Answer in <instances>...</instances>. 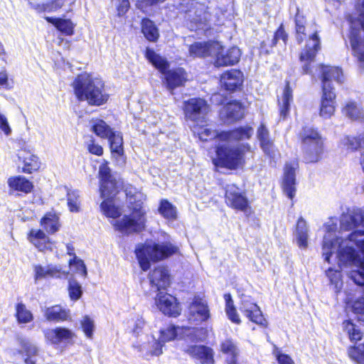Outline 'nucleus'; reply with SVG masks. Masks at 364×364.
Returning <instances> with one entry per match:
<instances>
[{
	"mask_svg": "<svg viewBox=\"0 0 364 364\" xmlns=\"http://www.w3.org/2000/svg\"><path fill=\"white\" fill-rule=\"evenodd\" d=\"M341 228L345 230H356L348 238L342 240L336 235V225L326 224V232L323 237L322 255L330 263L333 253L342 264H349L357 268L351 271L350 277L358 285H364V210L353 209L343 213L341 218ZM360 319L364 321V302H355L353 306Z\"/></svg>",
	"mask_w": 364,
	"mask_h": 364,
	"instance_id": "obj_1",
	"label": "nucleus"
},
{
	"mask_svg": "<svg viewBox=\"0 0 364 364\" xmlns=\"http://www.w3.org/2000/svg\"><path fill=\"white\" fill-rule=\"evenodd\" d=\"M197 134L201 141L216 139L219 141L216 149L217 161L223 167L235 169L245 164V155L252 152L250 145L247 143L233 145L235 142L251 138L253 129L250 127H241L220 134L208 127H201L197 131Z\"/></svg>",
	"mask_w": 364,
	"mask_h": 364,
	"instance_id": "obj_2",
	"label": "nucleus"
},
{
	"mask_svg": "<svg viewBox=\"0 0 364 364\" xmlns=\"http://www.w3.org/2000/svg\"><path fill=\"white\" fill-rule=\"evenodd\" d=\"M126 196L132 213L113 220L112 225L115 230L123 234L141 232L146 227V211L142 206L146 197L132 188L126 190Z\"/></svg>",
	"mask_w": 364,
	"mask_h": 364,
	"instance_id": "obj_3",
	"label": "nucleus"
},
{
	"mask_svg": "<svg viewBox=\"0 0 364 364\" xmlns=\"http://www.w3.org/2000/svg\"><path fill=\"white\" fill-rule=\"evenodd\" d=\"M74 93L80 101H87L90 105L100 106L109 98L100 77L88 73H82L75 79L73 84Z\"/></svg>",
	"mask_w": 364,
	"mask_h": 364,
	"instance_id": "obj_4",
	"label": "nucleus"
},
{
	"mask_svg": "<svg viewBox=\"0 0 364 364\" xmlns=\"http://www.w3.org/2000/svg\"><path fill=\"white\" fill-rule=\"evenodd\" d=\"M322 83V95L321 99L320 116L330 118L335 111L336 94L331 81L342 82L343 73L337 67L320 65L318 68Z\"/></svg>",
	"mask_w": 364,
	"mask_h": 364,
	"instance_id": "obj_5",
	"label": "nucleus"
},
{
	"mask_svg": "<svg viewBox=\"0 0 364 364\" xmlns=\"http://www.w3.org/2000/svg\"><path fill=\"white\" fill-rule=\"evenodd\" d=\"M178 248L171 242L146 243L139 245L135 252L141 268L146 271L150 267V262H157L175 254Z\"/></svg>",
	"mask_w": 364,
	"mask_h": 364,
	"instance_id": "obj_6",
	"label": "nucleus"
},
{
	"mask_svg": "<svg viewBox=\"0 0 364 364\" xmlns=\"http://www.w3.org/2000/svg\"><path fill=\"white\" fill-rule=\"evenodd\" d=\"M146 57L147 59L164 75L166 87L168 90L173 91L175 88L183 85L186 80V74L183 68L166 72L168 68V63L166 59L157 55L153 50L146 49Z\"/></svg>",
	"mask_w": 364,
	"mask_h": 364,
	"instance_id": "obj_7",
	"label": "nucleus"
},
{
	"mask_svg": "<svg viewBox=\"0 0 364 364\" xmlns=\"http://www.w3.org/2000/svg\"><path fill=\"white\" fill-rule=\"evenodd\" d=\"M349 38L354 55L364 63V1L359 17L351 21Z\"/></svg>",
	"mask_w": 364,
	"mask_h": 364,
	"instance_id": "obj_8",
	"label": "nucleus"
},
{
	"mask_svg": "<svg viewBox=\"0 0 364 364\" xmlns=\"http://www.w3.org/2000/svg\"><path fill=\"white\" fill-rule=\"evenodd\" d=\"M225 201L228 206L250 215L251 207L245 192L233 184L228 185L225 191Z\"/></svg>",
	"mask_w": 364,
	"mask_h": 364,
	"instance_id": "obj_9",
	"label": "nucleus"
},
{
	"mask_svg": "<svg viewBox=\"0 0 364 364\" xmlns=\"http://www.w3.org/2000/svg\"><path fill=\"white\" fill-rule=\"evenodd\" d=\"M43 335L47 343L58 346L60 344H73L76 334L71 329L57 326L43 330Z\"/></svg>",
	"mask_w": 364,
	"mask_h": 364,
	"instance_id": "obj_10",
	"label": "nucleus"
},
{
	"mask_svg": "<svg viewBox=\"0 0 364 364\" xmlns=\"http://www.w3.org/2000/svg\"><path fill=\"white\" fill-rule=\"evenodd\" d=\"M133 347L139 355L148 359L149 357L159 356L162 354V344L152 335H146L137 341Z\"/></svg>",
	"mask_w": 364,
	"mask_h": 364,
	"instance_id": "obj_11",
	"label": "nucleus"
},
{
	"mask_svg": "<svg viewBox=\"0 0 364 364\" xmlns=\"http://www.w3.org/2000/svg\"><path fill=\"white\" fill-rule=\"evenodd\" d=\"M190 323L200 325L210 317V309L205 300L195 297L188 307L187 315Z\"/></svg>",
	"mask_w": 364,
	"mask_h": 364,
	"instance_id": "obj_12",
	"label": "nucleus"
},
{
	"mask_svg": "<svg viewBox=\"0 0 364 364\" xmlns=\"http://www.w3.org/2000/svg\"><path fill=\"white\" fill-rule=\"evenodd\" d=\"M320 48V39L317 35V31H314L309 36L306 48L301 53L299 59L304 63L302 66L304 74L310 73L309 64L314 61L316 53Z\"/></svg>",
	"mask_w": 364,
	"mask_h": 364,
	"instance_id": "obj_13",
	"label": "nucleus"
},
{
	"mask_svg": "<svg viewBox=\"0 0 364 364\" xmlns=\"http://www.w3.org/2000/svg\"><path fill=\"white\" fill-rule=\"evenodd\" d=\"M155 304L165 315L176 317L181 313L176 299L168 293L159 292L155 297Z\"/></svg>",
	"mask_w": 364,
	"mask_h": 364,
	"instance_id": "obj_14",
	"label": "nucleus"
},
{
	"mask_svg": "<svg viewBox=\"0 0 364 364\" xmlns=\"http://www.w3.org/2000/svg\"><path fill=\"white\" fill-rule=\"evenodd\" d=\"M240 310L251 321L261 326H267V321L263 318L262 311L250 296H242Z\"/></svg>",
	"mask_w": 364,
	"mask_h": 364,
	"instance_id": "obj_15",
	"label": "nucleus"
},
{
	"mask_svg": "<svg viewBox=\"0 0 364 364\" xmlns=\"http://www.w3.org/2000/svg\"><path fill=\"white\" fill-rule=\"evenodd\" d=\"M208 109L206 102L200 98H192L184 105L186 117L193 122H202Z\"/></svg>",
	"mask_w": 364,
	"mask_h": 364,
	"instance_id": "obj_16",
	"label": "nucleus"
},
{
	"mask_svg": "<svg viewBox=\"0 0 364 364\" xmlns=\"http://www.w3.org/2000/svg\"><path fill=\"white\" fill-rule=\"evenodd\" d=\"M299 164L296 161L286 164L284 168L282 189L287 196L292 199L296 193V171Z\"/></svg>",
	"mask_w": 364,
	"mask_h": 364,
	"instance_id": "obj_17",
	"label": "nucleus"
},
{
	"mask_svg": "<svg viewBox=\"0 0 364 364\" xmlns=\"http://www.w3.org/2000/svg\"><path fill=\"white\" fill-rule=\"evenodd\" d=\"M33 273L35 282L48 278L67 277L68 275V272L63 271L59 266L53 264L47 266L35 264L33 265Z\"/></svg>",
	"mask_w": 364,
	"mask_h": 364,
	"instance_id": "obj_18",
	"label": "nucleus"
},
{
	"mask_svg": "<svg viewBox=\"0 0 364 364\" xmlns=\"http://www.w3.org/2000/svg\"><path fill=\"white\" fill-rule=\"evenodd\" d=\"M28 240L39 251H53L54 242L41 230L31 229L27 235Z\"/></svg>",
	"mask_w": 364,
	"mask_h": 364,
	"instance_id": "obj_19",
	"label": "nucleus"
},
{
	"mask_svg": "<svg viewBox=\"0 0 364 364\" xmlns=\"http://www.w3.org/2000/svg\"><path fill=\"white\" fill-rule=\"evenodd\" d=\"M17 345L20 348H10L11 352L15 355L16 353L21 354L24 359L25 364H36V355L38 353L37 347L24 338H18Z\"/></svg>",
	"mask_w": 364,
	"mask_h": 364,
	"instance_id": "obj_20",
	"label": "nucleus"
},
{
	"mask_svg": "<svg viewBox=\"0 0 364 364\" xmlns=\"http://www.w3.org/2000/svg\"><path fill=\"white\" fill-rule=\"evenodd\" d=\"M240 55L241 53L238 48L232 47L224 52L220 45V48L213 54V57L215 58V65L218 67L232 65L239 61Z\"/></svg>",
	"mask_w": 364,
	"mask_h": 364,
	"instance_id": "obj_21",
	"label": "nucleus"
},
{
	"mask_svg": "<svg viewBox=\"0 0 364 364\" xmlns=\"http://www.w3.org/2000/svg\"><path fill=\"white\" fill-rule=\"evenodd\" d=\"M185 352L193 358L198 360L202 364H214L213 351L205 346H190Z\"/></svg>",
	"mask_w": 364,
	"mask_h": 364,
	"instance_id": "obj_22",
	"label": "nucleus"
},
{
	"mask_svg": "<svg viewBox=\"0 0 364 364\" xmlns=\"http://www.w3.org/2000/svg\"><path fill=\"white\" fill-rule=\"evenodd\" d=\"M257 137L259 141L260 146L264 153L270 159H274L278 154L277 150L275 149L273 141L269 138V134L267 128L261 124L257 132Z\"/></svg>",
	"mask_w": 364,
	"mask_h": 364,
	"instance_id": "obj_23",
	"label": "nucleus"
},
{
	"mask_svg": "<svg viewBox=\"0 0 364 364\" xmlns=\"http://www.w3.org/2000/svg\"><path fill=\"white\" fill-rule=\"evenodd\" d=\"M243 82V74L238 70H230L224 73L220 77L222 87L229 91L240 87Z\"/></svg>",
	"mask_w": 364,
	"mask_h": 364,
	"instance_id": "obj_24",
	"label": "nucleus"
},
{
	"mask_svg": "<svg viewBox=\"0 0 364 364\" xmlns=\"http://www.w3.org/2000/svg\"><path fill=\"white\" fill-rule=\"evenodd\" d=\"M220 48V43L218 42H198L190 46L189 53L193 58L213 56L214 53Z\"/></svg>",
	"mask_w": 364,
	"mask_h": 364,
	"instance_id": "obj_25",
	"label": "nucleus"
},
{
	"mask_svg": "<svg viewBox=\"0 0 364 364\" xmlns=\"http://www.w3.org/2000/svg\"><path fill=\"white\" fill-rule=\"evenodd\" d=\"M150 282L158 290L166 289L170 284V274L168 269L163 266L156 267L149 274Z\"/></svg>",
	"mask_w": 364,
	"mask_h": 364,
	"instance_id": "obj_26",
	"label": "nucleus"
},
{
	"mask_svg": "<svg viewBox=\"0 0 364 364\" xmlns=\"http://www.w3.org/2000/svg\"><path fill=\"white\" fill-rule=\"evenodd\" d=\"M188 331L189 328L188 327L170 325L164 328L161 329L160 336L158 340L163 346L164 344L166 342L171 341L174 339L183 338L184 335Z\"/></svg>",
	"mask_w": 364,
	"mask_h": 364,
	"instance_id": "obj_27",
	"label": "nucleus"
},
{
	"mask_svg": "<svg viewBox=\"0 0 364 364\" xmlns=\"http://www.w3.org/2000/svg\"><path fill=\"white\" fill-rule=\"evenodd\" d=\"M44 316L48 321L63 322L71 320L70 311L59 305L46 308Z\"/></svg>",
	"mask_w": 364,
	"mask_h": 364,
	"instance_id": "obj_28",
	"label": "nucleus"
},
{
	"mask_svg": "<svg viewBox=\"0 0 364 364\" xmlns=\"http://www.w3.org/2000/svg\"><path fill=\"white\" fill-rule=\"evenodd\" d=\"M18 159L23 163L22 171L26 173H31L40 168L38 158L31 152L21 151L18 154Z\"/></svg>",
	"mask_w": 364,
	"mask_h": 364,
	"instance_id": "obj_29",
	"label": "nucleus"
},
{
	"mask_svg": "<svg viewBox=\"0 0 364 364\" xmlns=\"http://www.w3.org/2000/svg\"><path fill=\"white\" fill-rule=\"evenodd\" d=\"M220 114L228 122L239 120L243 117L244 108L238 102H230L223 108Z\"/></svg>",
	"mask_w": 364,
	"mask_h": 364,
	"instance_id": "obj_30",
	"label": "nucleus"
},
{
	"mask_svg": "<svg viewBox=\"0 0 364 364\" xmlns=\"http://www.w3.org/2000/svg\"><path fill=\"white\" fill-rule=\"evenodd\" d=\"M304 159L306 162H316L319 160L323 151L322 140L310 142L309 145L302 146Z\"/></svg>",
	"mask_w": 364,
	"mask_h": 364,
	"instance_id": "obj_31",
	"label": "nucleus"
},
{
	"mask_svg": "<svg viewBox=\"0 0 364 364\" xmlns=\"http://www.w3.org/2000/svg\"><path fill=\"white\" fill-rule=\"evenodd\" d=\"M8 185L10 188L25 193L31 192L33 188V185L30 181L21 176L9 178Z\"/></svg>",
	"mask_w": 364,
	"mask_h": 364,
	"instance_id": "obj_32",
	"label": "nucleus"
},
{
	"mask_svg": "<svg viewBox=\"0 0 364 364\" xmlns=\"http://www.w3.org/2000/svg\"><path fill=\"white\" fill-rule=\"evenodd\" d=\"M295 237L300 248L308 247V228L306 221L302 218L297 221Z\"/></svg>",
	"mask_w": 364,
	"mask_h": 364,
	"instance_id": "obj_33",
	"label": "nucleus"
},
{
	"mask_svg": "<svg viewBox=\"0 0 364 364\" xmlns=\"http://www.w3.org/2000/svg\"><path fill=\"white\" fill-rule=\"evenodd\" d=\"M41 226L50 234H53L59 230V217L55 213H46L41 220Z\"/></svg>",
	"mask_w": 364,
	"mask_h": 364,
	"instance_id": "obj_34",
	"label": "nucleus"
},
{
	"mask_svg": "<svg viewBox=\"0 0 364 364\" xmlns=\"http://www.w3.org/2000/svg\"><path fill=\"white\" fill-rule=\"evenodd\" d=\"M117 193V183L113 178L100 182V193L102 198H112Z\"/></svg>",
	"mask_w": 364,
	"mask_h": 364,
	"instance_id": "obj_35",
	"label": "nucleus"
},
{
	"mask_svg": "<svg viewBox=\"0 0 364 364\" xmlns=\"http://www.w3.org/2000/svg\"><path fill=\"white\" fill-rule=\"evenodd\" d=\"M343 114L353 120L364 122V112L362 108L355 102H350L343 109Z\"/></svg>",
	"mask_w": 364,
	"mask_h": 364,
	"instance_id": "obj_36",
	"label": "nucleus"
},
{
	"mask_svg": "<svg viewBox=\"0 0 364 364\" xmlns=\"http://www.w3.org/2000/svg\"><path fill=\"white\" fill-rule=\"evenodd\" d=\"M158 210L166 220L173 221L177 218L176 207L166 199H163L160 201Z\"/></svg>",
	"mask_w": 364,
	"mask_h": 364,
	"instance_id": "obj_37",
	"label": "nucleus"
},
{
	"mask_svg": "<svg viewBox=\"0 0 364 364\" xmlns=\"http://www.w3.org/2000/svg\"><path fill=\"white\" fill-rule=\"evenodd\" d=\"M47 21L53 23L60 32L70 36L73 33L74 26L70 20L46 17Z\"/></svg>",
	"mask_w": 364,
	"mask_h": 364,
	"instance_id": "obj_38",
	"label": "nucleus"
},
{
	"mask_svg": "<svg viewBox=\"0 0 364 364\" xmlns=\"http://www.w3.org/2000/svg\"><path fill=\"white\" fill-rule=\"evenodd\" d=\"M16 317L19 324L28 323L33 320L31 311L21 302L18 303L16 306Z\"/></svg>",
	"mask_w": 364,
	"mask_h": 364,
	"instance_id": "obj_39",
	"label": "nucleus"
},
{
	"mask_svg": "<svg viewBox=\"0 0 364 364\" xmlns=\"http://www.w3.org/2000/svg\"><path fill=\"white\" fill-rule=\"evenodd\" d=\"M141 31L146 38L149 41H156L159 38L158 29L149 19L144 18L142 20Z\"/></svg>",
	"mask_w": 364,
	"mask_h": 364,
	"instance_id": "obj_40",
	"label": "nucleus"
},
{
	"mask_svg": "<svg viewBox=\"0 0 364 364\" xmlns=\"http://www.w3.org/2000/svg\"><path fill=\"white\" fill-rule=\"evenodd\" d=\"M292 101V91L289 87V83L287 82L284 88L283 95L279 103L280 115L285 118L289 110V105Z\"/></svg>",
	"mask_w": 364,
	"mask_h": 364,
	"instance_id": "obj_41",
	"label": "nucleus"
},
{
	"mask_svg": "<svg viewBox=\"0 0 364 364\" xmlns=\"http://www.w3.org/2000/svg\"><path fill=\"white\" fill-rule=\"evenodd\" d=\"M224 299L225 301V312L228 318L232 322L240 324L241 320L236 311V309L234 306L233 300L232 299L231 295L230 294H225L224 295Z\"/></svg>",
	"mask_w": 364,
	"mask_h": 364,
	"instance_id": "obj_42",
	"label": "nucleus"
},
{
	"mask_svg": "<svg viewBox=\"0 0 364 364\" xmlns=\"http://www.w3.org/2000/svg\"><path fill=\"white\" fill-rule=\"evenodd\" d=\"M92 130L100 138L107 139L112 136V129L101 119H96L93 122Z\"/></svg>",
	"mask_w": 364,
	"mask_h": 364,
	"instance_id": "obj_43",
	"label": "nucleus"
},
{
	"mask_svg": "<svg viewBox=\"0 0 364 364\" xmlns=\"http://www.w3.org/2000/svg\"><path fill=\"white\" fill-rule=\"evenodd\" d=\"M341 145L343 146L346 150L354 151L358 148L364 147V134L360 135L358 138L353 136H345L341 140Z\"/></svg>",
	"mask_w": 364,
	"mask_h": 364,
	"instance_id": "obj_44",
	"label": "nucleus"
},
{
	"mask_svg": "<svg viewBox=\"0 0 364 364\" xmlns=\"http://www.w3.org/2000/svg\"><path fill=\"white\" fill-rule=\"evenodd\" d=\"M101 209L107 217L112 218L113 219L117 218L120 214V210L115 205L112 198H105L101 203Z\"/></svg>",
	"mask_w": 364,
	"mask_h": 364,
	"instance_id": "obj_45",
	"label": "nucleus"
},
{
	"mask_svg": "<svg viewBox=\"0 0 364 364\" xmlns=\"http://www.w3.org/2000/svg\"><path fill=\"white\" fill-rule=\"evenodd\" d=\"M67 200L69 210L78 213L80 210V197L79 192L75 190H67Z\"/></svg>",
	"mask_w": 364,
	"mask_h": 364,
	"instance_id": "obj_46",
	"label": "nucleus"
},
{
	"mask_svg": "<svg viewBox=\"0 0 364 364\" xmlns=\"http://www.w3.org/2000/svg\"><path fill=\"white\" fill-rule=\"evenodd\" d=\"M302 146L309 145L310 142L322 140L318 132L311 127H304L300 133Z\"/></svg>",
	"mask_w": 364,
	"mask_h": 364,
	"instance_id": "obj_47",
	"label": "nucleus"
},
{
	"mask_svg": "<svg viewBox=\"0 0 364 364\" xmlns=\"http://www.w3.org/2000/svg\"><path fill=\"white\" fill-rule=\"evenodd\" d=\"M110 143L112 153L121 156L123 154V139L120 133L113 132L112 136L107 138Z\"/></svg>",
	"mask_w": 364,
	"mask_h": 364,
	"instance_id": "obj_48",
	"label": "nucleus"
},
{
	"mask_svg": "<svg viewBox=\"0 0 364 364\" xmlns=\"http://www.w3.org/2000/svg\"><path fill=\"white\" fill-rule=\"evenodd\" d=\"M221 351L230 356V358H236L238 355V349L235 342L230 338L225 339L221 343Z\"/></svg>",
	"mask_w": 364,
	"mask_h": 364,
	"instance_id": "obj_49",
	"label": "nucleus"
},
{
	"mask_svg": "<svg viewBox=\"0 0 364 364\" xmlns=\"http://www.w3.org/2000/svg\"><path fill=\"white\" fill-rule=\"evenodd\" d=\"M305 23L306 21L304 17L302 15H301L298 11L295 16V25L296 31V38L299 43L303 41L304 36H306V33H304Z\"/></svg>",
	"mask_w": 364,
	"mask_h": 364,
	"instance_id": "obj_50",
	"label": "nucleus"
},
{
	"mask_svg": "<svg viewBox=\"0 0 364 364\" xmlns=\"http://www.w3.org/2000/svg\"><path fill=\"white\" fill-rule=\"evenodd\" d=\"M68 292L71 300H78L82 294L81 285L74 279H69Z\"/></svg>",
	"mask_w": 364,
	"mask_h": 364,
	"instance_id": "obj_51",
	"label": "nucleus"
},
{
	"mask_svg": "<svg viewBox=\"0 0 364 364\" xmlns=\"http://www.w3.org/2000/svg\"><path fill=\"white\" fill-rule=\"evenodd\" d=\"M344 330L348 334L351 341H359L361 339V332L358 328H356L355 325L350 321H345L343 323Z\"/></svg>",
	"mask_w": 364,
	"mask_h": 364,
	"instance_id": "obj_52",
	"label": "nucleus"
},
{
	"mask_svg": "<svg viewBox=\"0 0 364 364\" xmlns=\"http://www.w3.org/2000/svg\"><path fill=\"white\" fill-rule=\"evenodd\" d=\"M164 1V0H137L136 6L144 13L151 14L153 11L152 6Z\"/></svg>",
	"mask_w": 364,
	"mask_h": 364,
	"instance_id": "obj_53",
	"label": "nucleus"
},
{
	"mask_svg": "<svg viewBox=\"0 0 364 364\" xmlns=\"http://www.w3.org/2000/svg\"><path fill=\"white\" fill-rule=\"evenodd\" d=\"M348 355L358 364H364V345L350 348Z\"/></svg>",
	"mask_w": 364,
	"mask_h": 364,
	"instance_id": "obj_54",
	"label": "nucleus"
},
{
	"mask_svg": "<svg viewBox=\"0 0 364 364\" xmlns=\"http://www.w3.org/2000/svg\"><path fill=\"white\" fill-rule=\"evenodd\" d=\"M81 326L83 332L86 335V336L89 338H92L93 331L95 328L94 321L91 318L88 316H85L82 317L81 321Z\"/></svg>",
	"mask_w": 364,
	"mask_h": 364,
	"instance_id": "obj_55",
	"label": "nucleus"
},
{
	"mask_svg": "<svg viewBox=\"0 0 364 364\" xmlns=\"http://www.w3.org/2000/svg\"><path fill=\"white\" fill-rule=\"evenodd\" d=\"M70 266L75 267L76 272L81 274L84 277H87V272L84 262L75 256L69 261Z\"/></svg>",
	"mask_w": 364,
	"mask_h": 364,
	"instance_id": "obj_56",
	"label": "nucleus"
},
{
	"mask_svg": "<svg viewBox=\"0 0 364 364\" xmlns=\"http://www.w3.org/2000/svg\"><path fill=\"white\" fill-rule=\"evenodd\" d=\"M326 276L328 277L331 284H334L336 289H340L342 285L341 275L340 272L328 268L326 271Z\"/></svg>",
	"mask_w": 364,
	"mask_h": 364,
	"instance_id": "obj_57",
	"label": "nucleus"
},
{
	"mask_svg": "<svg viewBox=\"0 0 364 364\" xmlns=\"http://www.w3.org/2000/svg\"><path fill=\"white\" fill-rule=\"evenodd\" d=\"M112 1L116 7L119 16H124L129 9V0H112Z\"/></svg>",
	"mask_w": 364,
	"mask_h": 364,
	"instance_id": "obj_58",
	"label": "nucleus"
},
{
	"mask_svg": "<svg viewBox=\"0 0 364 364\" xmlns=\"http://www.w3.org/2000/svg\"><path fill=\"white\" fill-rule=\"evenodd\" d=\"M0 132L5 136L11 135L12 132L11 127L9 123L7 117L0 112Z\"/></svg>",
	"mask_w": 364,
	"mask_h": 364,
	"instance_id": "obj_59",
	"label": "nucleus"
},
{
	"mask_svg": "<svg viewBox=\"0 0 364 364\" xmlns=\"http://www.w3.org/2000/svg\"><path fill=\"white\" fill-rule=\"evenodd\" d=\"M273 353L279 364H294L289 355L282 353L278 348H276Z\"/></svg>",
	"mask_w": 364,
	"mask_h": 364,
	"instance_id": "obj_60",
	"label": "nucleus"
},
{
	"mask_svg": "<svg viewBox=\"0 0 364 364\" xmlns=\"http://www.w3.org/2000/svg\"><path fill=\"white\" fill-rule=\"evenodd\" d=\"M87 148L88 151L97 156H102L103 154V148L98 144L95 143L93 139H90L87 143Z\"/></svg>",
	"mask_w": 364,
	"mask_h": 364,
	"instance_id": "obj_61",
	"label": "nucleus"
},
{
	"mask_svg": "<svg viewBox=\"0 0 364 364\" xmlns=\"http://www.w3.org/2000/svg\"><path fill=\"white\" fill-rule=\"evenodd\" d=\"M99 175L100 178V182L113 178L110 174V169L106 164H102L100 165Z\"/></svg>",
	"mask_w": 364,
	"mask_h": 364,
	"instance_id": "obj_62",
	"label": "nucleus"
},
{
	"mask_svg": "<svg viewBox=\"0 0 364 364\" xmlns=\"http://www.w3.org/2000/svg\"><path fill=\"white\" fill-rule=\"evenodd\" d=\"M282 40L286 43L287 40V35L284 31L283 26L281 25L277 31L274 33V38L272 40V44L276 45L279 40Z\"/></svg>",
	"mask_w": 364,
	"mask_h": 364,
	"instance_id": "obj_63",
	"label": "nucleus"
},
{
	"mask_svg": "<svg viewBox=\"0 0 364 364\" xmlns=\"http://www.w3.org/2000/svg\"><path fill=\"white\" fill-rule=\"evenodd\" d=\"M145 321L141 317L136 318L134 323L133 332L138 335L143 329Z\"/></svg>",
	"mask_w": 364,
	"mask_h": 364,
	"instance_id": "obj_64",
	"label": "nucleus"
}]
</instances>
